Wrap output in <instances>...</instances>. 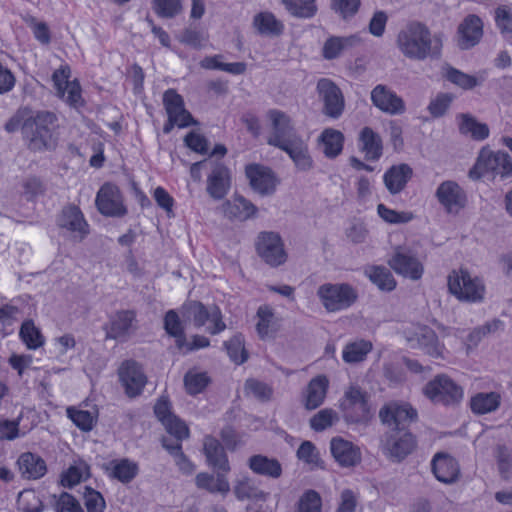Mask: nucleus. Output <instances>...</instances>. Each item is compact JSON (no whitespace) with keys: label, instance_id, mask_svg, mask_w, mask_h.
<instances>
[{"label":"nucleus","instance_id":"52","mask_svg":"<svg viewBox=\"0 0 512 512\" xmlns=\"http://www.w3.org/2000/svg\"><path fill=\"white\" fill-rule=\"evenodd\" d=\"M498 473L504 481L512 477V452L503 445H498L494 451Z\"/></svg>","mask_w":512,"mask_h":512},{"label":"nucleus","instance_id":"35","mask_svg":"<svg viewBox=\"0 0 512 512\" xmlns=\"http://www.w3.org/2000/svg\"><path fill=\"white\" fill-rule=\"evenodd\" d=\"M21 475L26 479H40L47 472L46 462L35 453H22L17 461Z\"/></svg>","mask_w":512,"mask_h":512},{"label":"nucleus","instance_id":"23","mask_svg":"<svg viewBox=\"0 0 512 512\" xmlns=\"http://www.w3.org/2000/svg\"><path fill=\"white\" fill-rule=\"evenodd\" d=\"M57 224L60 228L74 233L80 239H83L89 233V225L76 205L64 207L58 216Z\"/></svg>","mask_w":512,"mask_h":512},{"label":"nucleus","instance_id":"17","mask_svg":"<svg viewBox=\"0 0 512 512\" xmlns=\"http://www.w3.org/2000/svg\"><path fill=\"white\" fill-rule=\"evenodd\" d=\"M317 91L324 103V114L334 119L339 118L345 107L340 88L332 80L322 78L317 83Z\"/></svg>","mask_w":512,"mask_h":512},{"label":"nucleus","instance_id":"22","mask_svg":"<svg viewBox=\"0 0 512 512\" xmlns=\"http://www.w3.org/2000/svg\"><path fill=\"white\" fill-rule=\"evenodd\" d=\"M245 174L251 187L258 193L266 195L274 192L277 179L270 168L260 164H249L245 168Z\"/></svg>","mask_w":512,"mask_h":512},{"label":"nucleus","instance_id":"47","mask_svg":"<svg viewBox=\"0 0 512 512\" xmlns=\"http://www.w3.org/2000/svg\"><path fill=\"white\" fill-rule=\"evenodd\" d=\"M90 477V466L83 460L75 461L61 476L64 487H73Z\"/></svg>","mask_w":512,"mask_h":512},{"label":"nucleus","instance_id":"19","mask_svg":"<svg viewBox=\"0 0 512 512\" xmlns=\"http://www.w3.org/2000/svg\"><path fill=\"white\" fill-rule=\"evenodd\" d=\"M435 196L450 214L458 213L466 204V195L455 181L442 182L436 189Z\"/></svg>","mask_w":512,"mask_h":512},{"label":"nucleus","instance_id":"4","mask_svg":"<svg viewBox=\"0 0 512 512\" xmlns=\"http://www.w3.org/2000/svg\"><path fill=\"white\" fill-rule=\"evenodd\" d=\"M470 177L478 179L491 175L506 178L512 175V157L504 152H494L489 148H482L474 167L470 170Z\"/></svg>","mask_w":512,"mask_h":512},{"label":"nucleus","instance_id":"29","mask_svg":"<svg viewBox=\"0 0 512 512\" xmlns=\"http://www.w3.org/2000/svg\"><path fill=\"white\" fill-rule=\"evenodd\" d=\"M329 380L325 375H318L310 380L303 392V403L306 409L314 410L321 406L326 398Z\"/></svg>","mask_w":512,"mask_h":512},{"label":"nucleus","instance_id":"7","mask_svg":"<svg viewBox=\"0 0 512 512\" xmlns=\"http://www.w3.org/2000/svg\"><path fill=\"white\" fill-rule=\"evenodd\" d=\"M423 394L434 404L444 406L457 405L464 397L463 388L444 374L430 380L424 386Z\"/></svg>","mask_w":512,"mask_h":512},{"label":"nucleus","instance_id":"60","mask_svg":"<svg viewBox=\"0 0 512 512\" xmlns=\"http://www.w3.org/2000/svg\"><path fill=\"white\" fill-rule=\"evenodd\" d=\"M377 212L385 222L390 224L408 223L413 219V214L411 212H398L386 207L384 204L378 205Z\"/></svg>","mask_w":512,"mask_h":512},{"label":"nucleus","instance_id":"30","mask_svg":"<svg viewBox=\"0 0 512 512\" xmlns=\"http://www.w3.org/2000/svg\"><path fill=\"white\" fill-rule=\"evenodd\" d=\"M330 449L335 460L342 466H354L361 460L359 448L343 438H333L330 443Z\"/></svg>","mask_w":512,"mask_h":512},{"label":"nucleus","instance_id":"10","mask_svg":"<svg viewBox=\"0 0 512 512\" xmlns=\"http://www.w3.org/2000/svg\"><path fill=\"white\" fill-rule=\"evenodd\" d=\"M184 308L195 327L200 328L210 322L211 326L207 328L210 334L215 335L225 330L226 324L222 320L219 307L215 305L206 307L201 302L191 301Z\"/></svg>","mask_w":512,"mask_h":512},{"label":"nucleus","instance_id":"25","mask_svg":"<svg viewBox=\"0 0 512 512\" xmlns=\"http://www.w3.org/2000/svg\"><path fill=\"white\" fill-rule=\"evenodd\" d=\"M458 46L467 50L477 45L483 35V23L476 15H468L458 26Z\"/></svg>","mask_w":512,"mask_h":512},{"label":"nucleus","instance_id":"28","mask_svg":"<svg viewBox=\"0 0 512 512\" xmlns=\"http://www.w3.org/2000/svg\"><path fill=\"white\" fill-rule=\"evenodd\" d=\"M362 39L360 35L353 34L349 36H330L326 39L322 47V56L326 60H333L358 45Z\"/></svg>","mask_w":512,"mask_h":512},{"label":"nucleus","instance_id":"9","mask_svg":"<svg viewBox=\"0 0 512 512\" xmlns=\"http://www.w3.org/2000/svg\"><path fill=\"white\" fill-rule=\"evenodd\" d=\"M267 117L272 126V131L267 138L269 145L282 149L294 139L301 137L297 133L292 119L285 112L272 109L268 111Z\"/></svg>","mask_w":512,"mask_h":512},{"label":"nucleus","instance_id":"26","mask_svg":"<svg viewBox=\"0 0 512 512\" xmlns=\"http://www.w3.org/2000/svg\"><path fill=\"white\" fill-rule=\"evenodd\" d=\"M231 187V175L229 169L215 163L207 179V192L215 200L223 199Z\"/></svg>","mask_w":512,"mask_h":512},{"label":"nucleus","instance_id":"39","mask_svg":"<svg viewBox=\"0 0 512 512\" xmlns=\"http://www.w3.org/2000/svg\"><path fill=\"white\" fill-rule=\"evenodd\" d=\"M319 144L327 158L337 157L343 149L344 135L339 130L326 128L319 136Z\"/></svg>","mask_w":512,"mask_h":512},{"label":"nucleus","instance_id":"24","mask_svg":"<svg viewBox=\"0 0 512 512\" xmlns=\"http://www.w3.org/2000/svg\"><path fill=\"white\" fill-rule=\"evenodd\" d=\"M431 466L436 479L442 483L451 484L459 478V464L448 453H436L432 458Z\"/></svg>","mask_w":512,"mask_h":512},{"label":"nucleus","instance_id":"15","mask_svg":"<svg viewBox=\"0 0 512 512\" xmlns=\"http://www.w3.org/2000/svg\"><path fill=\"white\" fill-rule=\"evenodd\" d=\"M98 211L105 216L122 217L127 213L119 188L105 183L98 191L95 199Z\"/></svg>","mask_w":512,"mask_h":512},{"label":"nucleus","instance_id":"21","mask_svg":"<svg viewBox=\"0 0 512 512\" xmlns=\"http://www.w3.org/2000/svg\"><path fill=\"white\" fill-rule=\"evenodd\" d=\"M163 104L170 120L179 128L194 124L192 115L185 109L184 100L174 89H168L163 95Z\"/></svg>","mask_w":512,"mask_h":512},{"label":"nucleus","instance_id":"51","mask_svg":"<svg viewBox=\"0 0 512 512\" xmlns=\"http://www.w3.org/2000/svg\"><path fill=\"white\" fill-rule=\"evenodd\" d=\"M17 509L19 512H42L43 502L33 489H25L18 494Z\"/></svg>","mask_w":512,"mask_h":512},{"label":"nucleus","instance_id":"40","mask_svg":"<svg viewBox=\"0 0 512 512\" xmlns=\"http://www.w3.org/2000/svg\"><path fill=\"white\" fill-rule=\"evenodd\" d=\"M502 397L498 392H480L470 400L473 413L484 415L496 411L501 404Z\"/></svg>","mask_w":512,"mask_h":512},{"label":"nucleus","instance_id":"1","mask_svg":"<svg viewBox=\"0 0 512 512\" xmlns=\"http://www.w3.org/2000/svg\"><path fill=\"white\" fill-rule=\"evenodd\" d=\"M396 45L406 58L423 61L440 55L442 39L438 34L432 35L424 23L411 21L399 30Z\"/></svg>","mask_w":512,"mask_h":512},{"label":"nucleus","instance_id":"62","mask_svg":"<svg viewBox=\"0 0 512 512\" xmlns=\"http://www.w3.org/2000/svg\"><path fill=\"white\" fill-rule=\"evenodd\" d=\"M495 21L502 34L512 36V10L506 5H501L495 10Z\"/></svg>","mask_w":512,"mask_h":512},{"label":"nucleus","instance_id":"31","mask_svg":"<svg viewBox=\"0 0 512 512\" xmlns=\"http://www.w3.org/2000/svg\"><path fill=\"white\" fill-rule=\"evenodd\" d=\"M203 446L208 465L224 473H228L231 470L224 447L217 439L206 436Z\"/></svg>","mask_w":512,"mask_h":512},{"label":"nucleus","instance_id":"14","mask_svg":"<svg viewBox=\"0 0 512 512\" xmlns=\"http://www.w3.org/2000/svg\"><path fill=\"white\" fill-rule=\"evenodd\" d=\"M118 377L126 395L130 398L139 396L147 383V376L142 366L131 359L121 363L118 368Z\"/></svg>","mask_w":512,"mask_h":512},{"label":"nucleus","instance_id":"53","mask_svg":"<svg viewBox=\"0 0 512 512\" xmlns=\"http://www.w3.org/2000/svg\"><path fill=\"white\" fill-rule=\"evenodd\" d=\"M294 512H322V498L320 494L309 489L298 499Z\"/></svg>","mask_w":512,"mask_h":512},{"label":"nucleus","instance_id":"64","mask_svg":"<svg viewBox=\"0 0 512 512\" xmlns=\"http://www.w3.org/2000/svg\"><path fill=\"white\" fill-rule=\"evenodd\" d=\"M154 10L161 16L171 18L181 10L180 0H154Z\"/></svg>","mask_w":512,"mask_h":512},{"label":"nucleus","instance_id":"58","mask_svg":"<svg viewBox=\"0 0 512 512\" xmlns=\"http://www.w3.org/2000/svg\"><path fill=\"white\" fill-rule=\"evenodd\" d=\"M66 412L69 419L82 431L88 432L93 429L95 420L89 411L68 407Z\"/></svg>","mask_w":512,"mask_h":512},{"label":"nucleus","instance_id":"45","mask_svg":"<svg viewBox=\"0 0 512 512\" xmlns=\"http://www.w3.org/2000/svg\"><path fill=\"white\" fill-rule=\"evenodd\" d=\"M372 348V343L367 340L361 339L349 342L345 345L342 351L343 361L347 364L363 362L371 352Z\"/></svg>","mask_w":512,"mask_h":512},{"label":"nucleus","instance_id":"37","mask_svg":"<svg viewBox=\"0 0 512 512\" xmlns=\"http://www.w3.org/2000/svg\"><path fill=\"white\" fill-rule=\"evenodd\" d=\"M412 176V169L407 164L394 165L383 177L384 184L391 194L400 193Z\"/></svg>","mask_w":512,"mask_h":512},{"label":"nucleus","instance_id":"63","mask_svg":"<svg viewBox=\"0 0 512 512\" xmlns=\"http://www.w3.org/2000/svg\"><path fill=\"white\" fill-rule=\"evenodd\" d=\"M453 101V96L449 93H440L432 99L428 105V111L433 117H441L448 110Z\"/></svg>","mask_w":512,"mask_h":512},{"label":"nucleus","instance_id":"13","mask_svg":"<svg viewBox=\"0 0 512 512\" xmlns=\"http://www.w3.org/2000/svg\"><path fill=\"white\" fill-rule=\"evenodd\" d=\"M381 422L389 429H406L417 418V411L406 402L391 401L379 411Z\"/></svg>","mask_w":512,"mask_h":512},{"label":"nucleus","instance_id":"32","mask_svg":"<svg viewBox=\"0 0 512 512\" xmlns=\"http://www.w3.org/2000/svg\"><path fill=\"white\" fill-rule=\"evenodd\" d=\"M281 150L289 155L298 170L306 172L313 168L314 162L309 152L308 143L302 137L294 139Z\"/></svg>","mask_w":512,"mask_h":512},{"label":"nucleus","instance_id":"43","mask_svg":"<svg viewBox=\"0 0 512 512\" xmlns=\"http://www.w3.org/2000/svg\"><path fill=\"white\" fill-rule=\"evenodd\" d=\"M459 131L461 134L470 135L474 140H484L489 136V128L485 123L478 122L470 114L457 116Z\"/></svg>","mask_w":512,"mask_h":512},{"label":"nucleus","instance_id":"20","mask_svg":"<svg viewBox=\"0 0 512 512\" xmlns=\"http://www.w3.org/2000/svg\"><path fill=\"white\" fill-rule=\"evenodd\" d=\"M371 101L380 111L389 115H401L406 111L404 100L382 84L375 86L371 91Z\"/></svg>","mask_w":512,"mask_h":512},{"label":"nucleus","instance_id":"2","mask_svg":"<svg viewBox=\"0 0 512 512\" xmlns=\"http://www.w3.org/2000/svg\"><path fill=\"white\" fill-rule=\"evenodd\" d=\"M56 116L47 111L38 112L26 118L22 125V133L31 150L51 149L56 145L53 137Z\"/></svg>","mask_w":512,"mask_h":512},{"label":"nucleus","instance_id":"49","mask_svg":"<svg viewBox=\"0 0 512 512\" xmlns=\"http://www.w3.org/2000/svg\"><path fill=\"white\" fill-rule=\"evenodd\" d=\"M19 336L22 342L30 350H36L42 347L45 343L44 336L32 320H26L22 323Z\"/></svg>","mask_w":512,"mask_h":512},{"label":"nucleus","instance_id":"42","mask_svg":"<svg viewBox=\"0 0 512 512\" xmlns=\"http://www.w3.org/2000/svg\"><path fill=\"white\" fill-rule=\"evenodd\" d=\"M257 318L256 330L259 337L261 339L273 337L279 328L273 309L267 305L260 306L257 310Z\"/></svg>","mask_w":512,"mask_h":512},{"label":"nucleus","instance_id":"48","mask_svg":"<svg viewBox=\"0 0 512 512\" xmlns=\"http://www.w3.org/2000/svg\"><path fill=\"white\" fill-rule=\"evenodd\" d=\"M225 207L230 217L239 220H246L257 212V208L243 196H236L232 202H226Z\"/></svg>","mask_w":512,"mask_h":512},{"label":"nucleus","instance_id":"5","mask_svg":"<svg viewBox=\"0 0 512 512\" xmlns=\"http://www.w3.org/2000/svg\"><path fill=\"white\" fill-rule=\"evenodd\" d=\"M317 296L327 312H339L357 301L358 292L348 283H325L318 287Z\"/></svg>","mask_w":512,"mask_h":512},{"label":"nucleus","instance_id":"18","mask_svg":"<svg viewBox=\"0 0 512 512\" xmlns=\"http://www.w3.org/2000/svg\"><path fill=\"white\" fill-rule=\"evenodd\" d=\"M389 266L399 275L411 280H419L424 273L420 260L408 249L397 248L388 261Z\"/></svg>","mask_w":512,"mask_h":512},{"label":"nucleus","instance_id":"16","mask_svg":"<svg viewBox=\"0 0 512 512\" xmlns=\"http://www.w3.org/2000/svg\"><path fill=\"white\" fill-rule=\"evenodd\" d=\"M405 338L410 348L422 349L432 357L441 355V346L435 332L422 325H414L405 330Z\"/></svg>","mask_w":512,"mask_h":512},{"label":"nucleus","instance_id":"36","mask_svg":"<svg viewBox=\"0 0 512 512\" xmlns=\"http://www.w3.org/2000/svg\"><path fill=\"white\" fill-rule=\"evenodd\" d=\"M233 492L235 497L240 500H265L267 494L259 487L257 481L244 474L235 480Z\"/></svg>","mask_w":512,"mask_h":512},{"label":"nucleus","instance_id":"27","mask_svg":"<svg viewBox=\"0 0 512 512\" xmlns=\"http://www.w3.org/2000/svg\"><path fill=\"white\" fill-rule=\"evenodd\" d=\"M135 313L130 310H123L115 313L109 322L106 330V337L123 341L135 329Z\"/></svg>","mask_w":512,"mask_h":512},{"label":"nucleus","instance_id":"61","mask_svg":"<svg viewBox=\"0 0 512 512\" xmlns=\"http://www.w3.org/2000/svg\"><path fill=\"white\" fill-rule=\"evenodd\" d=\"M84 505L88 512H103L106 503L102 494L90 487H85L83 493Z\"/></svg>","mask_w":512,"mask_h":512},{"label":"nucleus","instance_id":"33","mask_svg":"<svg viewBox=\"0 0 512 512\" xmlns=\"http://www.w3.org/2000/svg\"><path fill=\"white\" fill-rule=\"evenodd\" d=\"M247 465L253 473L272 479L280 478L283 473L282 465L276 458L262 454L249 457Z\"/></svg>","mask_w":512,"mask_h":512},{"label":"nucleus","instance_id":"8","mask_svg":"<svg viewBox=\"0 0 512 512\" xmlns=\"http://www.w3.org/2000/svg\"><path fill=\"white\" fill-rule=\"evenodd\" d=\"M416 445V438L407 429H389L380 441L382 453L393 462L404 460Z\"/></svg>","mask_w":512,"mask_h":512},{"label":"nucleus","instance_id":"12","mask_svg":"<svg viewBox=\"0 0 512 512\" xmlns=\"http://www.w3.org/2000/svg\"><path fill=\"white\" fill-rule=\"evenodd\" d=\"M256 251L260 258L271 267H278L287 260L282 239L275 232L260 233L256 241Z\"/></svg>","mask_w":512,"mask_h":512},{"label":"nucleus","instance_id":"54","mask_svg":"<svg viewBox=\"0 0 512 512\" xmlns=\"http://www.w3.org/2000/svg\"><path fill=\"white\" fill-rule=\"evenodd\" d=\"M445 77L451 83L465 90L473 89L480 84V81L477 77L466 74L453 67H447L445 69Z\"/></svg>","mask_w":512,"mask_h":512},{"label":"nucleus","instance_id":"59","mask_svg":"<svg viewBox=\"0 0 512 512\" xmlns=\"http://www.w3.org/2000/svg\"><path fill=\"white\" fill-rule=\"evenodd\" d=\"M338 420L337 413L333 409H322L310 419V426L315 431H323L332 426Z\"/></svg>","mask_w":512,"mask_h":512},{"label":"nucleus","instance_id":"46","mask_svg":"<svg viewBox=\"0 0 512 512\" xmlns=\"http://www.w3.org/2000/svg\"><path fill=\"white\" fill-rule=\"evenodd\" d=\"M365 275L382 291H392L396 287V281L386 267L370 266L365 269Z\"/></svg>","mask_w":512,"mask_h":512},{"label":"nucleus","instance_id":"50","mask_svg":"<svg viewBox=\"0 0 512 512\" xmlns=\"http://www.w3.org/2000/svg\"><path fill=\"white\" fill-rule=\"evenodd\" d=\"M164 329L170 336L175 338L177 348L186 345V337L182 322L175 310H169L164 317Z\"/></svg>","mask_w":512,"mask_h":512},{"label":"nucleus","instance_id":"3","mask_svg":"<svg viewBox=\"0 0 512 512\" xmlns=\"http://www.w3.org/2000/svg\"><path fill=\"white\" fill-rule=\"evenodd\" d=\"M340 410L347 423L366 424L372 418L369 395L358 385L348 386L340 400Z\"/></svg>","mask_w":512,"mask_h":512},{"label":"nucleus","instance_id":"34","mask_svg":"<svg viewBox=\"0 0 512 512\" xmlns=\"http://www.w3.org/2000/svg\"><path fill=\"white\" fill-rule=\"evenodd\" d=\"M227 473L218 471L217 475L201 472L195 477V484L197 488L208 491L212 494H221L226 496L230 492V484L226 477Z\"/></svg>","mask_w":512,"mask_h":512},{"label":"nucleus","instance_id":"11","mask_svg":"<svg viewBox=\"0 0 512 512\" xmlns=\"http://www.w3.org/2000/svg\"><path fill=\"white\" fill-rule=\"evenodd\" d=\"M71 70L68 65H61L52 75V81L56 94L72 107L82 106V90L77 80L70 81Z\"/></svg>","mask_w":512,"mask_h":512},{"label":"nucleus","instance_id":"38","mask_svg":"<svg viewBox=\"0 0 512 512\" xmlns=\"http://www.w3.org/2000/svg\"><path fill=\"white\" fill-rule=\"evenodd\" d=\"M253 26L260 35L275 37L283 33L284 25L271 12L264 11L253 18Z\"/></svg>","mask_w":512,"mask_h":512},{"label":"nucleus","instance_id":"41","mask_svg":"<svg viewBox=\"0 0 512 512\" xmlns=\"http://www.w3.org/2000/svg\"><path fill=\"white\" fill-rule=\"evenodd\" d=\"M361 149L367 160H378L383 153L382 139L370 127H364L360 132Z\"/></svg>","mask_w":512,"mask_h":512},{"label":"nucleus","instance_id":"44","mask_svg":"<svg viewBox=\"0 0 512 512\" xmlns=\"http://www.w3.org/2000/svg\"><path fill=\"white\" fill-rule=\"evenodd\" d=\"M109 475L122 483L131 482L138 473V465L129 459L112 460L107 466Z\"/></svg>","mask_w":512,"mask_h":512},{"label":"nucleus","instance_id":"55","mask_svg":"<svg viewBox=\"0 0 512 512\" xmlns=\"http://www.w3.org/2000/svg\"><path fill=\"white\" fill-rule=\"evenodd\" d=\"M224 346L230 359L234 363L239 365L248 359V354L244 346V337L241 334H237L230 340L224 342Z\"/></svg>","mask_w":512,"mask_h":512},{"label":"nucleus","instance_id":"57","mask_svg":"<svg viewBox=\"0 0 512 512\" xmlns=\"http://www.w3.org/2000/svg\"><path fill=\"white\" fill-rule=\"evenodd\" d=\"M210 379L205 372L189 371L184 377L186 391L195 395L204 390Z\"/></svg>","mask_w":512,"mask_h":512},{"label":"nucleus","instance_id":"56","mask_svg":"<svg viewBox=\"0 0 512 512\" xmlns=\"http://www.w3.org/2000/svg\"><path fill=\"white\" fill-rule=\"evenodd\" d=\"M294 16L310 18L316 13L315 0H281Z\"/></svg>","mask_w":512,"mask_h":512},{"label":"nucleus","instance_id":"6","mask_svg":"<svg viewBox=\"0 0 512 512\" xmlns=\"http://www.w3.org/2000/svg\"><path fill=\"white\" fill-rule=\"evenodd\" d=\"M448 290L458 300L464 302H481L485 295L483 282L472 277L467 270H453L448 275Z\"/></svg>","mask_w":512,"mask_h":512}]
</instances>
